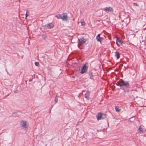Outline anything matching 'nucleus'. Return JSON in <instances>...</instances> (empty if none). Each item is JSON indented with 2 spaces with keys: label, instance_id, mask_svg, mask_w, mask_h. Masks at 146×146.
Masks as SVG:
<instances>
[{
  "label": "nucleus",
  "instance_id": "1",
  "mask_svg": "<svg viewBox=\"0 0 146 146\" xmlns=\"http://www.w3.org/2000/svg\"><path fill=\"white\" fill-rule=\"evenodd\" d=\"M116 84L117 85L120 86L121 88L124 87L126 88H128L130 86L128 82L124 81L122 80L117 82Z\"/></svg>",
  "mask_w": 146,
  "mask_h": 146
},
{
  "label": "nucleus",
  "instance_id": "2",
  "mask_svg": "<svg viewBox=\"0 0 146 146\" xmlns=\"http://www.w3.org/2000/svg\"><path fill=\"white\" fill-rule=\"evenodd\" d=\"M86 41V40L84 39V37H82L78 39L77 41L78 47L84 43Z\"/></svg>",
  "mask_w": 146,
  "mask_h": 146
},
{
  "label": "nucleus",
  "instance_id": "3",
  "mask_svg": "<svg viewBox=\"0 0 146 146\" xmlns=\"http://www.w3.org/2000/svg\"><path fill=\"white\" fill-rule=\"evenodd\" d=\"M88 67L86 64H84L82 68L80 73L83 74L86 73Z\"/></svg>",
  "mask_w": 146,
  "mask_h": 146
},
{
  "label": "nucleus",
  "instance_id": "4",
  "mask_svg": "<svg viewBox=\"0 0 146 146\" xmlns=\"http://www.w3.org/2000/svg\"><path fill=\"white\" fill-rule=\"evenodd\" d=\"M104 11L105 12L108 13L110 12H113V9L111 7H107L103 9Z\"/></svg>",
  "mask_w": 146,
  "mask_h": 146
},
{
  "label": "nucleus",
  "instance_id": "5",
  "mask_svg": "<svg viewBox=\"0 0 146 146\" xmlns=\"http://www.w3.org/2000/svg\"><path fill=\"white\" fill-rule=\"evenodd\" d=\"M28 123L27 121H22L21 122V125L23 127L26 128H27L28 125Z\"/></svg>",
  "mask_w": 146,
  "mask_h": 146
},
{
  "label": "nucleus",
  "instance_id": "6",
  "mask_svg": "<svg viewBox=\"0 0 146 146\" xmlns=\"http://www.w3.org/2000/svg\"><path fill=\"white\" fill-rule=\"evenodd\" d=\"M100 34H98L96 38L97 40L100 42L101 43V42L103 38L100 37Z\"/></svg>",
  "mask_w": 146,
  "mask_h": 146
},
{
  "label": "nucleus",
  "instance_id": "7",
  "mask_svg": "<svg viewBox=\"0 0 146 146\" xmlns=\"http://www.w3.org/2000/svg\"><path fill=\"white\" fill-rule=\"evenodd\" d=\"M96 117L97 120H99L101 119L102 117V113H98Z\"/></svg>",
  "mask_w": 146,
  "mask_h": 146
},
{
  "label": "nucleus",
  "instance_id": "8",
  "mask_svg": "<svg viewBox=\"0 0 146 146\" xmlns=\"http://www.w3.org/2000/svg\"><path fill=\"white\" fill-rule=\"evenodd\" d=\"M63 21H67L68 20V17L67 15L66 14H64V15L62 17V19Z\"/></svg>",
  "mask_w": 146,
  "mask_h": 146
},
{
  "label": "nucleus",
  "instance_id": "9",
  "mask_svg": "<svg viewBox=\"0 0 146 146\" xmlns=\"http://www.w3.org/2000/svg\"><path fill=\"white\" fill-rule=\"evenodd\" d=\"M54 25L52 23H49L47 25V27L49 29H51L53 27Z\"/></svg>",
  "mask_w": 146,
  "mask_h": 146
},
{
  "label": "nucleus",
  "instance_id": "10",
  "mask_svg": "<svg viewBox=\"0 0 146 146\" xmlns=\"http://www.w3.org/2000/svg\"><path fill=\"white\" fill-rule=\"evenodd\" d=\"M90 95V92L89 91H87L86 93L85 94V97L87 98L88 99L89 96Z\"/></svg>",
  "mask_w": 146,
  "mask_h": 146
},
{
  "label": "nucleus",
  "instance_id": "11",
  "mask_svg": "<svg viewBox=\"0 0 146 146\" xmlns=\"http://www.w3.org/2000/svg\"><path fill=\"white\" fill-rule=\"evenodd\" d=\"M115 56L117 58V59H118L120 57V54L119 53L117 52H115Z\"/></svg>",
  "mask_w": 146,
  "mask_h": 146
},
{
  "label": "nucleus",
  "instance_id": "12",
  "mask_svg": "<svg viewBox=\"0 0 146 146\" xmlns=\"http://www.w3.org/2000/svg\"><path fill=\"white\" fill-rule=\"evenodd\" d=\"M144 131V129L141 126H140L139 128V133L143 132Z\"/></svg>",
  "mask_w": 146,
  "mask_h": 146
},
{
  "label": "nucleus",
  "instance_id": "13",
  "mask_svg": "<svg viewBox=\"0 0 146 146\" xmlns=\"http://www.w3.org/2000/svg\"><path fill=\"white\" fill-rule=\"evenodd\" d=\"M116 40L120 44H122L123 43V41L121 39L117 38Z\"/></svg>",
  "mask_w": 146,
  "mask_h": 146
},
{
  "label": "nucleus",
  "instance_id": "14",
  "mask_svg": "<svg viewBox=\"0 0 146 146\" xmlns=\"http://www.w3.org/2000/svg\"><path fill=\"white\" fill-rule=\"evenodd\" d=\"M80 23H81V26L84 27L85 26L86 23L84 20H82L80 21Z\"/></svg>",
  "mask_w": 146,
  "mask_h": 146
},
{
  "label": "nucleus",
  "instance_id": "15",
  "mask_svg": "<svg viewBox=\"0 0 146 146\" xmlns=\"http://www.w3.org/2000/svg\"><path fill=\"white\" fill-rule=\"evenodd\" d=\"M55 17H57L58 19H62V16L61 15L58 14L57 15L55 16Z\"/></svg>",
  "mask_w": 146,
  "mask_h": 146
},
{
  "label": "nucleus",
  "instance_id": "16",
  "mask_svg": "<svg viewBox=\"0 0 146 146\" xmlns=\"http://www.w3.org/2000/svg\"><path fill=\"white\" fill-rule=\"evenodd\" d=\"M115 109L117 112H119L120 111V109H119V107L117 106L115 107Z\"/></svg>",
  "mask_w": 146,
  "mask_h": 146
},
{
  "label": "nucleus",
  "instance_id": "17",
  "mask_svg": "<svg viewBox=\"0 0 146 146\" xmlns=\"http://www.w3.org/2000/svg\"><path fill=\"white\" fill-rule=\"evenodd\" d=\"M35 64L36 66H39V64L38 62H35Z\"/></svg>",
  "mask_w": 146,
  "mask_h": 146
},
{
  "label": "nucleus",
  "instance_id": "18",
  "mask_svg": "<svg viewBox=\"0 0 146 146\" xmlns=\"http://www.w3.org/2000/svg\"><path fill=\"white\" fill-rule=\"evenodd\" d=\"M133 5L135 6H137L138 5H137V4L136 3H133Z\"/></svg>",
  "mask_w": 146,
  "mask_h": 146
},
{
  "label": "nucleus",
  "instance_id": "19",
  "mask_svg": "<svg viewBox=\"0 0 146 146\" xmlns=\"http://www.w3.org/2000/svg\"><path fill=\"white\" fill-rule=\"evenodd\" d=\"M27 13L25 14V16H26V17H27V16H28L29 15L27 14Z\"/></svg>",
  "mask_w": 146,
  "mask_h": 146
},
{
  "label": "nucleus",
  "instance_id": "20",
  "mask_svg": "<svg viewBox=\"0 0 146 146\" xmlns=\"http://www.w3.org/2000/svg\"><path fill=\"white\" fill-rule=\"evenodd\" d=\"M55 100L56 101V102H57V101H58V99L56 98Z\"/></svg>",
  "mask_w": 146,
  "mask_h": 146
}]
</instances>
